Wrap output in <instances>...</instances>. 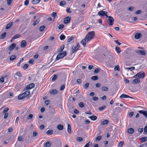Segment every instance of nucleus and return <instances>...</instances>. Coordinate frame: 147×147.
Wrapping results in <instances>:
<instances>
[{
    "mask_svg": "<svg viewBox=\"0 0 147 147\" xmlns=\"http://www.w3.org/2000/svg\"><path fill=\"white\" fill-rule=\"evenodd\" d=\"M4 77H2L0 78V82L3 83L4 82Z\"/></svg>",
    "mask_w": 147,
    "mask_h": 147,
    "instance_id": "obj_58",
    "label": "nucleus"
},
{
    "mask_svg": "<svg viewBox=\"0 0 147 147\" xmlns=\"http://www.w3.org/2000/svg\"><path fill=\"white\" fill-rule=\"evenodd\" d=\"M109 121L107 120H104L103 121H101L100 124L102 125H107Z\"/></svg>",
    "mask_w": 147,
    "mask_h": 147,
    "instance_id": "obj_14",
    "label": "nucleus"
},
{
    "mask_svg": "<svg viewBox=\"0 0 147 147\" xmlns=\"http://www.w3.org/2000/svg\"><path fill=\"white\" fill-rule=\"evenodd\" d=\"M79 105L80 107L81 108H83L84 107V103L82 102H80L79 103Z\"/></svg>",
    "mask_w": 147,
    "mask_h": 147,
    "instance_id": "obj_49",
    "label": "nucleus"
},
{
    "mask_svg": "<svg viewBox=\"0 0 147 147\" xmlns=\"http://www.w3.org/2000/svg\"><path fill=\"white\" fill-rule=\"evenodd\" d=\"M16 58V56L15 55H11L10 57V60L13 61Z\"/></svg>",
    "mask_w": 147,
    "mask_h": 147,
    "instance_id": "obj_37",
    "label": "nucleus"
},
{
    "mask_svg": "<svg viewBox=\"0 0 147 147\" xmlns=\"http://www.w3.org/2000/svg\"><path fill=\"white\" fill-rule=\"evenodd\" d=\"M6 35V32H3L0 36V39H4Z\"/></svg>",
    "mask_w": 147,
    "mask_h": 147,
    "instance_id": "obj_23",
    "label": "nucleus"
},
{
    "mask_svg": "<svg viewBox=\"0 0 147 147\" xmlns=\"http://www.w3.org/2000/svg\"><path fill=\"white\" fill-rule=\"evenodd\" d=\"M98 77L97 76H93L91 77V78L92 80H96L98 79Z\"/></svg>",
    "mask_w": 147,
    "mask_h": 147,
    "instance_id": "obj_39",
    "label": "nucleus"
},
{
    "mask_svg": "<svg viewBox=\"0 0 147 147\" xmlns=\"http://www.w3.org/2000/svg\"><path fill=\"white\" fill-rule=\"evenodd\" d=\"M39 22L40 20H39V19H37V20H36L33 23V25L34 26H35Z\"/></svg>",
    "mask_w": 147,
    "mask_h": 147,
    "instance_id": "obj_38",
    "label": "nucleus"
},
{
    "mask_svg": "<svg viewBox=\"0 0 147 147\" xmlns=\"http://www.w3.org/2000/svg\"><path fill=\"white\" fill-rule=\"evenodd\" d=\"M120 98H132L128 96L127 95H126L124 94H123L121 95L120 96Z\"/></svg>",
    "mask_w": 147,
    "mask_h": 147,
    "instance_id": "obj_17",
    "label": "nucleus"
},
{
    "mask_svg": "<svg viewBox=\"0 0 147 147\" xmlns=\"http://www.w3.org/2000/svg\"><path fill=\"white\" fill-rule=\"evenodd\" d=\"M83 138L81 137H78V139L77 140V141L79 142H81L83 141Z\"/></svg>",
    "mask_w": 147,
    "mask_h": 147,
    "instance_id": "obj_59",
    "label": "nucleus"
},
{
    "mask_svg": "<svg viewBox=\"0 0 147 147\" xmlns=\"http://www.w3.org/2000/svg\"><path fill=\"white\" fill-rule=\"evenodd\" d=\"M114 41L115 42V43L117 44L118 45H120L121 44V43L119 42L118 40H114Z\"/></svg>",
    "mask_w": 147,
    "mask_h": 147,
    "instance_id": "obj_61",
    "label": "nucleus"
},
{
    "mask_svg": "<svg viewBox=\"0 0 147 147\" xmlns=\"http://www.w3.org/2000/svg\"><path fill=\"white\" fill-rule=\"evenodd\" d=\"M33 116V115L32 114H30L28 117V119H31L32 118Z\"/></svg>",
    "mask_w": 147,
    "mask_h": 147,
    "instance_id": "obj_56",
    "label": "nucleus"
},
{
    "mask_svg": "<svg viewBox=\"0 0 147 147\" xmlns=\"http://www.w3.org/2000/svg\"><path fill=\"white\" fill-rule=\"evenodd\" d=\"M142 12V11L141 10H139L138 11H137L135 12V14H139L141 13Z\"/></svg>",
    "mask_w": 147,
    "mask_h": 147,
    "instance_id": "obj_64",
    "label": "nucleus"
},
{
    "mask_svg": "<svg viewBox=\"0 0 147 147\" xmlns=\"http://www.w3.org/2000/svg\"><path fill=\"white\" fill-rule=\"evenodd\" d=\"M89 40H88L87 38H86V37L83 39L81 41V43L82 44L83 46L85 47L86 45V42L89 41Z\"/></svg>",
    "mask_w": 147,
    "mask_h": 147,
    "instance_id": "obj_8",
    "label": "nucleus"
},
{
    "mask_svg": "<svg viewBox=\"0 0 147 147\" xmlns=\"http://www.w3.org/2000/svg\"><path fill=\"white\" fill-rule=\"evenodd\" d=\"M65 38V36L64 35L61 34L60 36V38L61 40H62L64 39Z\"/></svg>",
    "mask_w": 147,
    "mask_h": 147,
    "instance_id": "obj_42",
    "label": "nucleus"
},
{
    "mask_svg": "<svg viewBox=\"0 0 147 147\" xmlns=\"http://www.w3.org/2000/svg\"><path fill=\"white\" fill-rule=\"evenodd\" d=\"M101 89L103 91H107L108 90V88L106 86H102L101 88Z\"/></svg>",
    "mask_w": 147,
    "mask_h": 147,
    "instance_id": "obj_34",
    "label": "nucleus"
},
{
    "mask_svg": "<svg viewBox=\"0 0 147 147\" xmlns=\"http://www.w3.org/2000/svg\"><path fill=\"white\" fill-rule=\"evenodd\" d=\"M88 118H89L92 120L93 121L96 120L97 118V116H89Z\"/></svg>",
    "mask_w": 147,
    "mask_h": 147,
    "instance_id": "obj_22",
    "label": "nucleus"
},
{
    "mask_svg": "<svg viewBox=\"0 0 147 147\" xmlns=\"http://www.w3.org/2000/svg\"><path fill=\"white\" fill-rule=\"evenodd\" d=\"M134 114V112H130L129 114V117H131Z\"/></svg>",
    "mask_w": 147,
    "mask_h": 147,
    "instance_id": "obj_60",
    "label": "nucleus"
},
{
    "mask_svg": "<svg viewBox=\"0 0 147 147\" xmlns=\"http://www.w3.org/2000/svg\"><path fill=\"white\" fill-rule=\"evenodd\" d=\"M38 135V133L36 131H34L33 133L32 136L35 137Z\"/></svg>",
    "mask_w": 147,
    "mask_h": 147,
    "instance_id": "obj_52",
    "label": "nucleus"
},
{
    "mask_svg": "<svg viewBox=\"0 0 147 147\" xmlns=\"http://www.w3.org/2000/svg\"><path fill=\"white\" fill-rule=\"evenodd\" d=\"M9 110V108L7 107L5 108L3 110V113H6Z\"/></svg>",
    "mask_w": 147,
    "mask_h": 147,
    "instance_id": "obj_50",
    "label": "nucleus"
},
{
    "mask_svg": "<svg viewBox=\"0 0 147 147\" xmlns=\"http://www.w3.org/2000/svg\"><path fill=\"white\" fill-rule=\"evenodd\" d=\"M100 69L99 68H96L94 70V72L95 73H98L100 71Z\"/></svg>",
    "mask_w": 147,
    "mask_h": 147,
    "instance_id": "obj_53",
    "label": "nucleus"
},
{
    "mask_svg": "<svg viewBox=\"0 0 147 147\" xmlns=\"http://www.w3.org/2000/svg\"><path fill=\"white\" fill-rule=\"evenodd\" d=\"M144 134H146L147 133V126H146L144 128Z\"/></svg>",
    "mask_w": 147,
    "mask_h": 147,
    "instance_id": "obj_51",
    "label": "nucleus"
},
{
    "mask_svg": "<svg viewBox=\"0 0 147 147\" xmlns=\"http://www.w3.org/2000/svg\"><path fill=\"white\" fill-rule=\"evenodd\" d=\"M142 35L141 33H135L134 36V38L136 39H138L141 37Z\"/></svg>",
    "mask_w": 147,
    "mask_h": 147,
    "instance_id": "obj_10",
    "label": "nucleus"
},
{
    "mask_svg": "<svg viewBox=\"0 0 147 147\" xmlns=\"http://www.w3.org/2000/svg\"><path fill=\"white\" fill-rule=\"evenodd\" d=\"M13 22H10L7 24V25L6 28H10L13 25Z\"/></svg>",
    "mask_w": 147,
    "mask_h": 147,
    "instance_id": "obj_41",
    "label": "nucleus"
},
{
    "mask_svg": "<svg viewBox=\"0 0 147 147\" xmlns=\"http://www.w3.org/2000/svg\"><path fill=\"white\" fill-rule=\"evenodd\" d=\"M89 86V83H86L84 86V89H86Z\"/></svg>",
    "mask_w": 147,
    "mask_h": 147,
    "instance_id": "obj_36",
    "label": "nucleus"
},
{
    "mask_svg": "<svg viewBox=\"0 0 147 147\" xmlns=\"http://www.w3.org/2000/svg\"><path fill=\"white\" fill-rule=\"evenodd\" d=\"M102 138V136H98L96 138V141H99Z\"/></svg>",
    "mask_w": 147,
    "mask_h": 147,
    "instance_id": "obj_46",
    "label": "nucleus"
},
{
    "mask_svg": "<svg viewBox=\"0 0 147 147\" xmlns=\"http://www.w3.org/2000/svg\"><path fill=\"white\" fill-rule=\"evenodd\" d=\"M139 112L140 113L143 114L146 117H147V111H144V110H142L139 111Z\"/></svg>",
    "mask_w": 147,
    "mask_h": 147,
    "instance_id": "obj_15",
    "label": "nucleus"
},
{
    "mask_svg": "<svg viewBox=\"0 0 147 147\" xmlns=\"http://www.w3.org/2000/svg\"><path fill=\"white\" fill-rule=\"evenodd\" d=\"M80 47V46L78 43H77L76 46H73L71 49V53H73L76 51Z\"/></svg>",
    "mask_w": 147,
    "mask_h": 147,
    "instance_id": "obj_6",
    "label": "nucleus"
},
{
    "mask_svg": "<svg viewBox=\"0 0 147 147\" xmlns=\"http://www.w3.org/2000/svg\"><path fill=\"white\" fill-rule=\"evenodd\" d=\"M134 129L132 128H130L128 129L127 131V132L130 134H131L134 132Z\"/></svg>",
    "mask_w": 147,
    "mask_h": 147,
    "instance_id": "obj_20",
    "label": "nucleus"
},
{
    "mask_svg": "<svg viewBox=\"0 0 147 147\" xmlns=\"http://www.w3.org/2000/svg\"><path fill=\"white\" fill-rule=\"evenodd\" d=\"M29 2V0H26L24 2V4L26 5H28Z\"/></svg>",
    "mask_w": 147,
    "mask_h": 147,
    "instance_id": "obj_63",
    "label": "nucleus"
},
{
    "mask_svg": "<svg viewBox=\"0 0 147 147\" xmlns=\"http://www.w3.org/2000/svg\"><path fill=\"white\" fill-rule=\"evenodd\" d=\"M74 38V37L71 36L68 38L67 41L68 42H70L73 40Z\"/></svg>",
    "mask_w": 147,
    "mask_h": 147,
    "instance_id": "obj_44",
    "label": "nucleus"
},
{
    "mask_svg": "<svg viewBox=\"0 0 147 147\" xmlns=\"http://www.w3.org/2000/svg\"><path fill=\"white\" fill-rule=\"evenodd\" d=\"M136 53L142 55H146V52L145 50H138L136 51Z\"/></svg>",
    "mask_w": 147,
    "mask_h": 147,
    "instance_id": "obj_11",
    "label": "nucleus"
},
{
    "mask_svg": "<svg viewBox=\"0 0 147 147\" xmlns=\"http://www.w3.org/2000/svg\"><path fill=\"white\" fill-rule=\"evenodd\" d=\"M26 45V42L25 40H23L22 42L21 47H22L24 48L25 47Z\"/></svg>",
    "mask_w": 147,
    "mask_h": 147,
    "instance_id": "obj_21",
    "label": "nucleus"
},
{
    "mask_svg": "<svg viewBox=\"0 0 147 147\" xmlns=\"http://www.w3.org/2000/svg\"><path fill=\"white\" fill-rule=\"evenodd\" d=\"M66 4V2L64 1H62L60 2V5L61 6H63Z\"/></svg>",
    "mask_w": 147,
    "mask_h": 147,
    "instance_id": "obj_43",
    "label": "nucleus"
},
{
    "mask_svg": "<svg viewBox=\"0 0 147 147\" xmlns=\"http://www.w3.org/2000/svg\"><path fill=\"white\" fill-rule=\"evenodd\" d=\"M71 18L70 17H67L65 18L64 20V23L66 24L69 23L70 22Z\"/></svg>",
    "mask_w": 147,
    "mask_h": 147,
    "instance_id": "obj_12",
    "label": "nucleus"
},
{
    "mask_svg": "<svg viewBox=\"0 0 147 147\" xmlns=\"http://www.w3.org/2000/svg\"><path fill=\"white\" fill-rule=\"evenodd\" d=\"M115 50L118 54H119L121 52V49L119 47H115Z\"/></svg>",
    "mask_w": 147,
    "mask_h": 147,
    "instance_id": "obj_31",
    "label": "nucleus"
},
{
    "mask_svg": "<svg viewBox=\"0 0 147 147\" xmlns=\"http://www.w3.org/2000/svg\"><path fill=\"white\" fill-rule=\"evenodd\" d=\"M34 84L33 83H30L26 87V90L30 89L33 88L34 86Z\"/></svg>",
    "mask_w": 147,
    "mask_h": 147,
    "instance_id": "obj_9",
    "label": "nucleus"
},
{
    "mask_svg": "<svg viewBox=\"0 0 147 147\" xmlns=\"http://www.w3.org/2000/svg\"><path fill=\"white\" fill-rule=\"evenodd\" d=\"M52 16L54 18H55L56 16L57 17V13L55 12H53L51 14Z\"/></svg>",
    "mask_w": 147,
    "mask_h": 147,
    "instance_id": "obj_40",
    "label": "nucleus"
},
{
    "mask_svg": "<svg viewBox=\"0 0 147 147\" xmlns=\"http://www.w3.org/2000/svg\"><path fill=\"white\" fill-rule=\"evenodd\" d=\"M16 45L15 43H13L9 47V49L10 51H11L13 50L14 48L15 47Z\"/></svg>",
    "mask_w": 147,
    "mask_h": 147,
    "instance_id": "obj_16",
    "label": "nucleus"
},
{
    "mask_svg": "<svg viewBox=\"0 0 147 147\" xmlns=\"http://www.w3.org/2000/svg\"><path fill=\"white\" fill-rule=\"evenodd\" d=\"M124 145V141L119 142L118 146L120 147H122Z\"/></svg>",
    "mask_w": 147,
    "mask_h": 147,
    "instance_id": "obj_30",
    "label": "nucleus"
},
{
    "mask_svg": "<svg viewBox=\"0 0 147 147\" xmlns=\"http://www.w3.org/2000/svg\"><path fill=\"white\" fill-rule=\"evenodd\" d=\"M34 62V60L32 59H30L29 61V63L31 64H32Z\"/></svg>",
    "mask_w": 147,
    "mask_h": 147,
    "instance_id": "obj_57",
    "label": "nucleus"
},
{
    "mask_svg": "<svg viewBox=\"0 0 147 147\" xmlns=\"http://www.w3.org/2000/svg\"><path fill=\"white\" fill-rule=\"evenodd\" d=\"M95 35V32L92 31L89 32L86 36V38H87L88 40L90 41L94 37Z\"/></svg>",
    "mask_w": 147,
    "mask_h": 147,
    "instance_id": "obj_2",
    "label": "nucleus"
},
{
    "mask_svg": "<svg viewBox=\"0 0 147 147\" xmlns=\"http://www.w3.org/2000/svg\"><path fill=\"white\" fill-rule=\"evenodd\" d=\"M140 82V80L138 78H136L134 80L132 81V83L133 84H136Z\"/></svg>",
    "mask_w": 147,
    "mask_h": 147,
    "instance_id": "obj_18",
    "label": "nucleus"
},
{
    "mask_svg": "<svg viewBox=\"0 0 147 147\" xmlns=\"http://www.w3.org/2000/svg\"><path fill=\"white\" fill-rule=\"evenodd\" d=\"M53 130L49 129L47 131L46 134L48 135H51L53 134Z\"/></svg>",
    "mask_w": 147,
    "mask_h": 147,
    "instance_id": "obj_25",
    "label": "nucleus"
},
{
    "mask_svg": "<svg viewBox=\"0 0 147 147\" xmlns=\"http://www.w3.org/2000/svg\"><path fill=\"white\" fill-rule=\"evenodd\" d=\"M106 107V106L105 105L103 106L102 107H99L98 108V109L100 111H101L104 109Z\"/></svg>",
    "mask_w": 147,
    "mask_h": 147,
    "instance_id": "obj_47",
    "label": "nucleus"
},
{
    "mask_svg": "<svg viewBox=\"0 0 147 147\" xmlns=\"http://www.w3.org/2000/svg\"><path fill=\"white\" fill-rule=\"evenodd\" d=\"M30 92L29 90H26L22 94L18 96V99L19 100H22L24 98L29 95Z\"/></svg>",
    "mask_w": 147,
    "mask_h": 147,
    "instance_id": "obj_1",
    "label": "nucleus"
},
{
    "mask_svg": "<svg viewBox=\"0 0 147 147\" xmlns=\"http://www.w3.org/2000/svg\"><path fill=\"white\" fill-rule=\"evenodd\" d=\"M51 145V143L50 141L44 144V147H50Z\"/></svg>",
    "mask_w": 147,
    "mask_h": 147,
    "instance_id": "obj_13",
    "label": "nucleus"
},
{
    "mask_svg": "<svg viewBox=\"0 0 147 147\" xmlns=\"http://www.w3.org/2000/svg\"><path fill=\"white\" fill-rule=\"evenodd\" d=\"M67 131L69 134H70L71 133V127L69 124L67 125Z\"/></svg>",
    "mask_w": 147,
    "mask_h": 147,
    "instance_id": "obj_28",
    "label": "nucleus"
},
{
    "mask_svg": "<svg viewBox=\"0 0 147 147\" xmlns=\"http://www.w3.org/2000/svg\"><path fill=\"white\" fill-rule=\"evenodd\" d=\"M107 13L105 11H104L102 10L99 11L97 15L101 17L102 16L104 18H107L108 16L107 15Z\"/></svg>",
    "mask_w": 147,
    "mask_h": 147,
    "instance_id": "obj_5",
    "label": "nucleus"
},
{
    "mask_svg": "<svg viewBox=\"0 0 147 147\" xmlns=\"http://www.w3.org/2000/svg\"><path fill=\"white\" fill-rule=\"evenodd\" d=\"M66 54L67 53L65 51H63L62 53H59L57 55L56 58V60H58L61 58H62L65 56Z\"/></svg>",
    "mask_w": 147,
    "mask_h": 147,
    "instance_id": "obj_3",
    "label": "nucleus"
},
{
    "mask_svg": "<svg viewBox=\"0 0 147 147\" xmlns=\"http://www.w3.org/2000/svg\"><path fill=\"white\" fill-rule=\"evenodd\" d=\"M40 1V0H32V2L33 4H37Z\"/></svg>",
    "mask_w": 147,
    "mask_h": 147,
    "instance_id": "obj_24",
    "label": "nucleus"
},
{
    "mask_svg": "<svg viewBox=\"0 0 147 147\" xmlns=\"http://www.w3.org/2000/svg\"><path fill=\"white\" fill-rule=\"evenodd\" d=\"M57 128L60 130H62L63 128V126L62 125L59 124L58 125Z\"/></svg>",
    "mask_w": 147,
    "mask_h": 147,
    "instance_id": "obj_29",
    "label": "nucleus"
},
{
    "mask_svg": "<svg viewBox=\"0 0 147 147\" xmlns=\"http://www.w3.org/2000/svg\"><path fill=\"white\" fill-rule=\"evenodd\" d=\"M20 37L21 35L20 34H16L12 38L11 40V41H12V40H14V39L17 38H20Z\"/></svg>",
    "mask_w": 147,
    "mask_h": 147,
    "instance_id": "obj_26",
    "label": "nucleus"
},
{
    "mask_svg": "<svg viewBox=\"0 0 147 147\" xmlns=\"http://www.w3.org/2000/svg\"><path fill=\"white\" fill-rule=\"evenodd\" d=\"M145 76V74L144 72L142 71L138 73L136 75L133 76L134 78L138 77L139 78H143Z\"/></svg>",
    "mask_w": 147,
    "mask_h": 147,
    "instance_id": "obj_4",
    "label": "nucleus"
},
{
    "mask_svg": "<svg viewBox=\"0 0 147 147\" xmlns=\"http://www.w3.org/2000/svg\"><path fill=\"white\" fill-rule=\"evenodd\" d=\"M140 139L141 140L142 142H145L147 140V138L146 137H143L141 138Z\"/></svg>",
    "mask_w": 147,
    "mask_h": 147,
    "instance_id": "obj_27",
    "label": "nucleus"
},
{
    "mask_svg": "<svg viewBox=\"0 0 147 147\" xmlns=\"http://www.w3.org/2000/svg\"><path fill=\"white\" fill-rule=\"evenodd\" d=\"M16 75L18 76L19 77H22V75L20 71H18L16 73Z\"/></svg>",
    "mask_w": 147,
    "mask_h": 147,
    "instance_id": "obj_35",
    "label": "nucleus"
},
{
    "mask_svg": "<svg viewBox=\"0 0 147 147\" xmlns=\"http://www.w3.org/2000/svg\"><path fill=\"white\" fill-rule=\"evenodd\" d=\"M108 18L107 22L109 25H112L113 24L114 19L113 17L111 16H108L107 17Z\"/></svg>",
    "mask_w": 147,
    "mask_h": 147,
    "instance_id": "obj_7",
    "label": "nucleus"
},
{
    "mask_svg": "<svg viewBox=\"0 0 147 147\" xmlns=\"http://www.w3.org/2000/svg\"><path fill=\"white\" fill-rule=\"evenodd\" d=\"M28 66V65L27 64H26L23 66V68L25 70L27 69Z\"/></svg>",
    "mask_w": 147,
    "mask_h": 147,
    "instance_id": "obj_45",
    "label": "nucleus"
},
{
    "mask_svg": "<svg viewBox=\"0 0 147 147\" xmlns=\"http://www.w3.org/2000/svg\"><path fill=\"white\" fill-rule=\"evenodd\" d=\"M64 48V45L61 46L60 48L58 49V52H62Z\"/></svg>",
    "mask_w": 147,
    "mask_h": 147,
    "instance_id": "obj_32",
    "label": "nucleus"
},
{
    "mask_svg": "<svg viewBox=\"0 0 147 147\" xmlns=\"http://www.w3.org/2000/svg\"><path fill=\"white\" fill-rule=\"evenodd\" d=\"M18 140L20 141H23V139L21 136H19L18 137Z\"/></svg>",
    "mask_w": 147,
    "mask_h": 147,
    "instance_id": "obj_48",
    "label": "nucleus"
},
{
    "mask_svg": "<svg viewBox=\"0 0 147 147\" xmlns=\"http://www.w3.org/2000/svg\"><path fill=\"white\" fill-rule=\"evenodd\" d=\"M91 144L90 142L87 143L83 147H89V146Z\"/></svg>",
    "mask_w": 147,
    "mask_h": 147,
    "instance_id": "obj_55",
    "label": "nucleus"
},
{
    "mask_svg": "<svg viewBox=\"0 0 147 147\" xmlns=\"http://www.w3.org/2000/svg\"><path fill=\"white\" fill-rule=\"evenodd\" d=\"M58 92L56 90L53 89L50 91V93L54 95L57 93Z\"/></svg>",
    "mask_w": 147,
    "mask_h": 147,
    "instance_id": "obj_19",
    "label": "nucleus"
},
{
    "mask_svg": "<svg viewBox=\"0 0 147 147\" xmlns=\"http://www.w3.org/2000/svg\"><path fill=\"white\" fill-rule=\"evenodd\" d=\"M65 84H64V85L63 84L62 86L60 88V90H64L65 88Z\"/></svg>",
    "mask_w": 147,
    "mask_h": 147,
    "instance_id": "obj_62",
    "label": "nucleus"
},
{
    "mask_svg": "<svg viewBox=\"0 0 147 147\" xmlns=\"http://www.w3.org/2000/svg\"><path fill=\"white\" fill-rule=\"evenodd\" d=\"M115 69L116 70L119 71L120 70V68L119 65H117L115 67Z\"/></svg>",
    "mask_w": 147,
    "mask_h": 147,
    "instance_id": "obj_54",
    "label": "nucleus"
},
{
    "mask_svg": "<svg viewBox=\"0 0 147 147\" xmlns=\"http://www.w3.org/2000/svg\"><path fill=\"white\" fill-rule=\"evenodd\" d=\"M57 76L56 74H54L52 76V81H54L57 79Z\"/></svg>",
    "mask_w": 147,
    "mask_h": 147,
    "instance_id": "obj_33",
    "label": "nucleus"
}]
</instances>
